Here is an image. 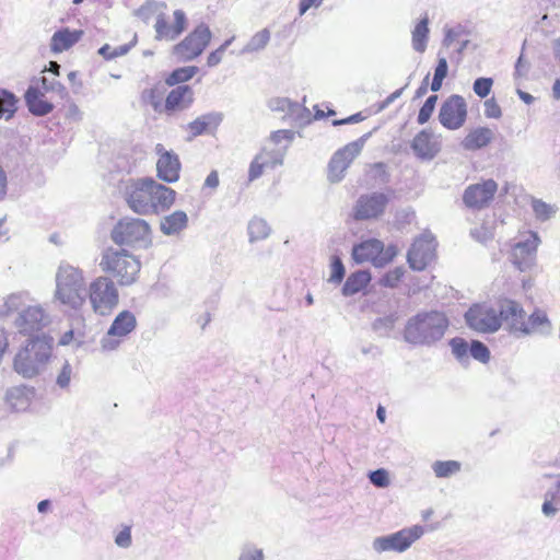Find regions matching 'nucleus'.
I'll return each mask as SVG.
<instances>
[{
    "label": "nucleus",
    "instance_id": "f257e3e1",
    "mask_svg": "<svg viewBox=\"0 0 560 560\" xmlns=\"http://www.w3.org/2000/svg\"><path fill=\"white\" fill-rule=\"evenodd\" d=\"M52 302L63 313L79 314L86 304V283L83 270L61 262L55 276Z\"/></svg>",
    "mask_w": 560,
    "mask_h": 560
},
{
    "label": "nucleus",
    "instance_id": "f03ea898",
    "mask_svg": "<svg viewBox=\"0 0 560 560\" xmlns=\"http://www.w3.org/2000/svg\"><path fill=\"white\" fill-rule=\"evenodd\" d=\"M450 325L440 311H423L411 316L404 328V340L415 347H431L440 341Z\"/></svg>",
    "mask_w": 560,
    "mask_h": 560
},
{
    "label": "nucleus",
    "instance_id": "7ed1b4c3",
    "mask_svg": "<svg viewBox=\"0 0 560 560\" xmlns=\"http://www.w3.org/2000/svg\"><path fill=\"white\" fill-rule=\"evenodd\" d=\"M54 339L45 334L28 338L25 346L15 354L14 371L24 378L40 374L48 363Z\"/></svg>",
    "mask_w": 560,
    "mask_h": 560
},
{
    "label": "nucleus",
    "instance_id": "20e7f679",
    "mask_svg": "<svg viewBox=\"0 0 560 560\" xmlns=\"http://www.w3.org/2000/svg\"><path fill=\"white\" fill-rule=\"evenodd\" d=\"M100 267L115 278L119 285L128 287L136 282L141 262L126 249L108 247L102 254Z\"/></svg>",
    "mask_w": 560,
    "mask_h": 560
},
{
    "label": "nucleus",
    "instance_id": "39448f33",
    "mask_svg": "<svg viewBox=\"0 0 560 560\" xmlns=\"http://www.w3.org/2000/svg\"><path fill=\"white\" fill-rule=\"evenodd\" d=\"M86 300L98 316H109L119 303V292L107 276H98L86 287Z\"/></svg>",
    "mask_w": 560,
    "mask_h": 560
},
{
    "label": "nucleus",
    "instance_id": "423d86ee",
    "mask_svg": "<svg viewBox=\"0 0 560 560\" xmlns=\"http://www.w3.org/2000/svg\"><path fill=\"white\" fill-rule=\"evenodd\" d=\"M113 242L120 246L147 248L151 245V229L147 221L136 218L120 219L110 232Z\"/></svg>",
    "mask_w": 560,
    "mask_h": 560
},
{
    "label": "nucleus",
    "instance_id": "0eeeda50",
    "mask_svg": "<svg viewBox=\"0 0 560 560\" xmlns=\"http://www.w3.org/2000/svg\"><path fill=\"white\" fill-rule=\"evenodd\" d=\"M424 533V527L421 525L404 527L398 532L375 537L372 541V549L378 555L383 552L402 553L419 540Z\"/></svg>",
    "mask_w": 560,
    "mask_h": 560
},
{
    "label": "nucleus",
    "instance_id": "6e6552de",
    "mask_svg": "<svg viewBox=\"0 0 560 560\" xmlns=\"http://www.w3.org/2000/svg\"><path fill=\"white\" fill-rule=\"evenodd\" d=\"M151 177L129 178L122 183L121 192L128 207L140 215L150 214L153 207L150 194H152L151 185L149 184Z\"/></svg>",
    "mask_w": 560,
    "mask_h": 560
},
{
    "label": "nucleus",
    "instance_id": "1a4fd4ad",
    "mask_svg": "<svg viewBox=\"0 0 560 560\" xmlns=\"http://www.w3.org/2000/svg\"><path fill=\"white\" fill-rule=\"evenodd\" d=\"M212 37L208 25L201 23L180 43L174 46L173 55L180 61H190L202 54Z\"/></svg>",
    "mask_w": 560,
    "mask_h": 560
},
{
    "label": "nucleus",
    "instance_id": "9d476101",
    "mask_svg": "<svg viewBox=\"0 0 560 560\" xmlns=\"http://www.w3.org/2000/svg\"><path fill=\"white\" fill-rule=\"evenodd\" d=\"M370 133L363 135L358 140L346 144L331 156L328 164V179L331 183H339L345 177V172L352 161L360 154Z\"/></svg>",
    "mask_w": 560,
    "mask_h": 560
},
{
    "label": "nucleus",
    "instance_id": "9b49d317",
    "mask_svg": "<svg viewBox=\"0 0 560 560\" xmlns=\"http://www.w3.org/2000/svg\"><path fill=\"white\" fill-rule=\"evenodd\" d=\"M136 327L137 318L132 312L125 310L118 313L107 332L101 339L102 350H116L124 339L136 329Z\"/></svg>",
    "mask_w": 560,
    "mask_h": 560
},
{
    "label": "nucleus",
    "instance_id": "f8f14e48",
    "mask_svg": "<svg viewBox=\"0 0 560 560\" xmlns=\"http://www.w3.org/2000/svg\"><path fill=\"white\" fill-rule=\"evenodd\" d=\"M49 315L39 304L28 305L14 318V327L21 335L33 338L49 324Z\"/></svg>",
    "mask_w": 560,
    "mask_h": 560
},
{
    "label": "nucleus",
    "instance_id": "ddd939ff",
    "mask_svg": "<svg viewBox=\"0 0 560 560\" xmlns=\"http://www.w3.org/2000/svg\"><path fill=\"white\" fill-rule=\"evenodd\" d=\"M436 242L430 233L415 240L407 254V261L413 270H424L435 259Z\"/></svg>",
    "mask_w": 560,
    "mask_h": 560
},
{
    "label": "nucleus",
    "instance_id": "4468645a",
    "mask_svg": "<svg viewBox=\"0 0 560 560\" xmlns=\"http://www.w3.org/2000/svg\"><path fill=\"white\" fill-rule=\"evenodd\" d=\"M467 326L482 334L494 332L500 328L498 312L487 305L475 304L465 313Z\"/></svg>",
    "mask_w": 560,
    "mask_h": 560
},
{
    "label": "nucleus",
    "instance_id": "2eb2a0df",
    "mask_svg": "<svg viewBox=\"0 0 560 560\" xmlns=\"http://www.w3.org/2000/svg\"><path fill=\"white\" fill-rule=\"evenodd\" d=\"M467 104L463 96L453 94L441 105L439 121L448 130L459 129L466 121Z\"/></svg>",
    "mask_w": 560,
    "mask_h": 560
},
{
    "label": "nucleus",
    "instance_id": "dca6fc26",
    "mask_svg": "<svg viewBox=\"0 0 560 560\" xmlns=\"http://www.w3.org/2000/svg\"><path fill=\"white\" fill-rule=\"evenodd\" d=\"M498 191L495 180L489 178L466 187L463 194L464 205L471 210H481L491 203Z\"/></svg>",
    "mask_w": 560,
    "mask_h": 560
},
{
    "label": "nucleus",
    "instance_id": "f3484780",
    "mask_svg": "<svg viewBox=\"0 0 560 560\" xmlns=\"http://www.w3.org/2000/svg\"><path fill=\"white\" fill-rule=\"evenodd\" d=\"M389 202V197L380 191L361 195L353 208V218L358 221L376 219L382 215Z\"/></svg>",
    "mask_w": 560,
    "mask_h": 560
},
{
    "label": "nucleus",
    "instance_id": "a211bd4d",
    "mask_svg": "<svg viewBox=\"0 0 560 560\" xmlns=\"http://www.w3.org/2000/svg\"><path fill=\"white\" fill-rule=\"evenodd\" d=\"M383 242L369 238L353 246L352 258L358 264L371 261L376 267H383L395 257V253L383 255Z\"/></svg>",
    "mask_w": 560,
    "mask_h": 560
},
{
    "label": "nucleus",
    "instance_id": "6ab92c4d",
    "mask_svg": "<svg viewBox=\"0 0 560 560\" xmlns=\"http://www.w3.org/2000/svg\"><path fill=\"white\" fill-rule=\"evenodd\" d=\"M540 238L536 232H529L525 240L517 242L511 253L513 265L521 271L529 269L536 259Z\"/></svg>",
    "mask_w": 560,
    "mask_h": 560
},
{
    "label": "nucleus",
    "instance_id": "aec40b11",
    "mask_svg": "<svg viewBox=\"0 0 560 560\" xmlns=\"http://www.w3.org/2000/svg\"><path fill=\"white\" fill-rule=\"evenodd\" d=\"M498 316H500V326L504 323L510 332L522 336L523 330H526V313L520 303L513 300L502 301Z\"/></svg>",
    "mask_w": 560,
    "mask_h": 560
},
{
    "label": "nucleus",
    "instance_id": "412c9836",
    "mask_svg": "<svg viewBox=\"0 0 560 560\" xmlns=\"http://www.w3.org/2000/svg\"><path fill=\"white\" fill-rule=\"evenodd\" d=\"M160 158L156 162L158 177L166 183H175L179 178L180 161L173 151L164 150L162 144L156 145Z\"/></svg>",
    "mask_w": 560,
    "mask_h": 560
},
{
    "label": "nucleus",
    "instance_id": "4be33fe9",
    "mask_svg": "<svg viewBox=\"0 0 560 560\" xmlns=\"http://www.w3.org/2000/svg\"><path fill=\"white\" fill-rule=\"evenodd\" d=\"M194 100L195 93L189 85H177L171 90L165 98L164 113L170 116L186 110L192 105Z\"/></svg>",
    "mask_w": 560,
    "mask_h": 560
},
{
    "label": "nucleus",
    "instance_id": "5701e85b",
    "mask_svg": "<svg viewBox=\"0 0 560 560\" xmlns=\"http://www.w3.org/2000/svg\"><path fill=\"white\" fill-rule=\"evenodd\" d=\"M149 184L151 185L153 207L150 210V214H159L168 210L175 201L176 191L153 178H150Z\"/></svg>",
    "mask_w": 560,
    "mask_h": 560
},
{
    "label": "nucleus",
    "instance_id": "b1692460",
    "mask_svg": "<svg viewBox=\"0 0 560 560\" xmlns=\"http://www.w3.org/2000/svg\"><path fill=\"white\" fill-rule=\"evenodd\" d=\"M223 120V114L220 112H210L197 117L190 121L186 129L189 131L190 137L195 138L206 132L215 130Z\"/></svg>",
    "mask_w": 560,
    "mask_h": 560
},
{
    "label": "nucleus",
    "instance_id": "393cba45",
    "mask_svg": "<svg viewBox=\"0 0 560 560\" xmlns=\"http://www.w3.org/2000/svg\"><path fill=\"white\" fill-rule=\"evenodd\" d=\"M432 132L427 129L416 135L411 142V149L416 156L421 160H431L436 155L439 148L438 144L432 141Z\"/></svg>",
    "mask_w": 560,
    "mask_h": 560
},
{
    "label": "nucleus",
    "instance_id": "a878e982",
    "mask_svg": "<svg viewBox=\"0 0 560 560\" xmlns=\"http://www.w3.org/2000/svg\"><path fill=\"white\" fill-rule=\"evenodd\" d=\"M28 110L35 116H45L52 112V103L45 100L44 93L36 86L30 85L24 95Z\"/></svg>",
    "mask_w": 560,
    "mask_h": 560
},
{
    "label": "nucleus",
    "instance_id": "bb28decb",
    "mask_svg": "<svg viewBox=\"0 0 560 560\" xmlns=\"http://www.w3.org/2000/svg\"><path fill=\"white\" fill-rule=\"evenodd\" d=\"M526 330H523L522 336H527L532 334H539L542 336H548L551 334L552 324L547 316V313L540 308H536L529 316L528 319H525Z\"/></svg>",
    "mask_w": 560,
    "mask_h": 560
},
{
    "label": "nucleus",
    "instance_id": "cd10ccee",
    "mask_svg": "<svg viewBox=\"0 0 560 560\" xmlns=\"http://www.w3.org/2000/svg\"><path fill=\"white\" fill-rule=\"evenodd\" d=\"M188 226V215L183 210H176L161 219L160 230L166 236L178 235Z\"/></svg>",
    "mask_w": 560,
    "mask_h": 560
},
{
    "label": "nucleus",
    "instance_id": "c85d7f7f",
    "mask_svg": "<svg viewBox=\"0 0 560 560\" xmlns=\"http://www.w3.org/2000/svg\"><path fill=\"white\" fill-rule=\"evenodd\" d=\"M34 395V388L31 386H13L7 392V401L15 411H22L30 406Z\"/></svg>",
    "mask_w": 560,
    "mask_h": 560
},
{
    "label": "nucleus",
    "instance_id": "c756f323",
    "mask_svg": "<svg viewBox=\"0 0 560 560\" xmlns=\"http://www.w3.org/2000/svg\"><path fill=\"white\" fill-rule=\"evenodd\" d=\"M82 31H70L65 27L54 33L50 40V49L52 52H62L75 45L82 36Z\"/></svg>",
    "mask_w": 560,
    "mask_h": 560
},
{
    "label": "nucleus",
    "instance_id": "7c9ffc66",
    "mask_svg": "<svg viewBox=\"0 0 560 560\" xmlns=\"http://www.w3.org/2000/svg\"><path fill=\"white\" fill-rule=\"evenodd\" d=\"M493 139V132L488 127H478L468 132L462 141L465 150L476 151L487 147Z\"/></svg>",
    "mask_w": 560,
    "mask_h": 560
},
{
    "label": "nucleus",
    "instance_id": "2f4dec72",
    "mask_svg": "<svg viewBox=\"0 0 560 560\" xmlns=\"http://www.w3.org/2000/svg\"><path fill=\"white\" fill-rule=\"evenodd\" d=\"M370 281V271L357 270L348 276L342 285L341 293L343 296H352L365 289Z\"/></svg>",
    "mask_w": 560,
    "mask_h": 560
},
{
    "label": "nucleus",
    "instance_id": "473e14b6",
    "mask_svg": "<svg viewBox=\"0 0 560 560\" xmlns=\"http://www.w3.org/2000/svg\"><path fill=\"white\" fill-rule=\"evenodd\" d=\"M165 83L158 82L153 86L144 89L141 93V101L150 104L155 112H164L163 97L165 94Z\"/></svg>",
    "mask_w": 560,
    "mask_h": 560
},
{
    "label": "nucleus",
    "instance_id": "72a5a7b5",
    "mask_svg": "<svg viewBox=\"0 0 560 560\" xmlns=\"http://www.w3.org/2000/svg\"><path fill=\"white\" fill-rule=\"evenodd\" d=\"M429 32V18L424 14L412 30V48L416 51L423 52L427 49Z\"/></svg>",
    "mask_w": 560,
    "mask_h": 560
},
{
    "label": "nucleus",
    "instance_id": "f704fd0d",
    "mask_svg": "<svg viewBox=\"0 0 560 560\" xmlns=\"http://www.w3.org/2000/svg\"><path fill=\"white\" fill-rule=\"evenodd\" d=\"M560 510V486L557 483L544 494L541 512L546 517H553Z\"/></svg>",
    "mask_w": 560,
    "mask_h": 560
},
{
    "label": "nucleus",
    "instance_id": "c9c22d12",
    "mask_svg": "<svg viewBox=\"0 0 560 560\" xmlns=\"http://www.w3.org/2000/svg\"><path fill=\"white\" fill-rule=\"evenodd\" d=\"M198 70L199 69L196 66L176 68L167 75L165 84L168 86L183 85L182 83L189 81Z\"/></svg>",
    "mask_w": 560,
    "mask_h": 560
},
{
    "label": "nucleus",
    "instance_id": "e433bc0d",
    "mask_svg": "<svg viewBox=\"0 0 560 560\" xmlns=\"http://www.w3.org/2000/svg\"><path fill=\"white\" fill-rule=\"evenodd\" d=\"M16 96L4 89H0V118L9 120L16 112Z\"/></svg>",
    "mask_w": 560,
    "mask_h": 560
},
{
    "label": "nucleus",
    "instance_id": "4c0bfd02",
    "mask_svg": "<svg viewBox=\"0 0 560 560\" xmlns=\"http://www.w3.org/2000/svg\"><path fill=\"white\" fill-rule=\"evenodd\" d=\"M270 31L268 28H264L256 34H254L248 43L243 47L241 54H252L259 50H262L270 40Z\"/></svg>",
    "mask_w": 560,
    "mask_h": 560
},
{
    "label": "nucleus",
    "instance_id": "58836bf2",
    "mask_svg": "<svg viewBox=\"0 0 560 560\" xmlns=\"http://www.w3.org/2000/svg\"><path fill=\"white\" fill-rule=\"evenodd\" d=\"M247 230L250 243L261 241L268 237L270 234V228L268 223L260 218L252 219L248 223Z\"/></svg>",
    "mask_w": 560,
    "mask_h": 560
},
{
    "label": "nucleus",
    "instance_id": "ea45409f",
    "mask_svg": "<svg viewBox=\"0 0 560 560\" xmlns=\"http://www.w3.org/2000/svg\"><path fill=\"white\" fill-rule=\"evenodd\" d=\"M462 464L457 460H436L432 470L438 478H450L460 471Z\"/></svg>",
    "mask_w": 560,
    "mask_h": 560
},
{
    "label": "nucleus",
    "instance_id": "a19ab883",
    "mask_svg": "<svg viewBox=\"0 0 560 560\" xmlns=\"http://www.w3.org/2000/svg\"><path fill=\"white\" fill-rule=\"evenodd\" d=\"M155 38L158 40H175L177 38V35L174 30V25H170L167 21L165 20L164 14H160L156 19L155 25Z\"/></svg>",
    "mask_w": 560,
    "mask_h": 560
},
{
    "label": "nucleus",
    "instance_id": "79ce46f5",
    "mask_svg": "<svg viewBox=\"0 0 560 560\" xmlns=\"http://www.w3.org/2000/svg\"><path fill=\"white\" fill-rule=\"evenodd\" d=\"M469 346L470 345L460 337H455L450 340L452 353L462 364H466L468 362Z\"/></svg>",
    "mask_w": 560,
    "mask_h": 560
},
{
    "label": "nucleus",
    "instance_id": "37998d69",
    "mask_svg": "<svg viewBox=\"0 0 560 560\" xmlns=\"http://www.w3.org/2000/svg\"><path fill=\"white\" fill-rule=\"evenodd\" d=\"M28 300V295L26 293H13L9 295L4 302V307L7 313H16V315L26 308L28 305L26 301Z\"/></svg>",
    "mask_w": 560,
    "mask_h": 560
},
{
    "label": "nucleus",
    "instance_id": "c03bdc74",
    "mask_svg": "<svg viewBox=\"0 0 560 560\" xmlns=\"http://www.w3.org/2000/svg\"><path fill=\"white\" fill-rule=\"evenodd\" d=\"M266 154H267V150L264 149L252 161V163L249 165V170H248V179L250 182L260 177L262 174L264 167L269 165V160L265 156Z\"/></svg>",
    "mask_w": 560,
    "mask_h": 560
},
{
    "label": "nucleus",
    "instance_id": "a18cd8bd",
    "mask_svg": "<svg viewBox=\"0 0 560 560\" xmlns=\"http://www.w3.org/2000/svg\"><path fill=\"white\" fill-rule=\"evenodd\" d=\"M330 276L328 282L332 284H340L346 276V268L338 255H332L330 258Z\"/></svg>",
    "mask_w": 560,
    "mask_h": 560
},
{
    "label": "nucleus",
    "instance_id": "49530a36",
    "mask_svg": "<svg viewBox=\"0 0 560 560\" xmlns=\"http://www.w3.org/2000/svg\"><path fill=\"white\" fill-rule=\"evenodd\" d=\"M532 208L535 213V217L542 222L551 219L557 211V208L555 206L546 203L540 199H533Z\"/></svg>",
    "mask_w": 560,
    "mask_h": 560
},
{
    "label": "nucleus",
    "instance_id": "de8ad7c7",
    "mask_svg": "<svg viewBox=\"0 0 560 560\" xmlns=\"http://www.w3.org/2000/svg\"><path fill=\"white\" fill-rule=\"evenodd\" d=\"M448 71L447 60L445 57H440L434 70V75L431 82V90L438 92L442 88L443 80L446 78Z\"/></svg>",
    "mask_w": 560,
    "mask_h": 560
},
{
    "label": "nucleus",
    "instance_id": "09e8293b",
    "mask_svg": "<svg viewBox=\"0 0 560 560\" xmlns=\"http://www.w3.org/2000/svg\"><path fill=\"white\" fill-rule=\"evenodd\" d=\"M467 35L468 32L466 31L465 26L457 24L454 27L445 28L442 44L444 47L450 48L455 42H459L463 36Z\"/></svg>",
    "mask_w": 560,
    "mask_h": 560
},
{
    "label": "nucleus",
    "instance_id": "8fccbe9b",
    "mask_svg": "<svg viewBox=\"0 0 560 560\" xmlns=\"http://www.w3.org/2000/svg\"><path fill=\"white\" fill-rule=\"evenodd\" d=\"M438 98H439L438 95L434 94V95H430L425 100L424 104L421 106V108L419 109V113H418L417 121L419 125H424L425 122L429 121V119L431 118V116L434 112Z\"/></svg>",
    "mask_w": 560,
    "mask_h": 560
},
{
    "label": "nucleus",
    "instance_id": "3c124183",
    "mask_svg": "<svg viewBox=\"0 0 560 560\" xmlns=\"http://www.w3.org/2000/svg\"><path fill=\"white\" fill-rule=\"evenodd\" d=\"M469 354L477 361L481 363H488L490 360V350L488 347L479 341L472 340L469 346Z\"/></svg>",
    "mask_w": 560,
    "mask_h": 560
},
{
    "label": "nucleus",
    "instance_id": "603ef678",
    "mask_svg": "<svg viewBox=\"0 0 560 560\" xmlns=\"http://www.w3.org/2000/svg\"><path fill=\"white\" fill-rule=\"evenodd\" d=\"M405 270L402 267H396L387 271L381 279L380 284L385 288H396L404 277Z\"/></svg>",
    "mask_w": 560,
    "mask_h": 560
},
{
    "label": "nucleus",
    "instance_id": "864d4df0",
    "mask_svg": "<svg viewBox=\"0 0 560 560\" xmlns=\"http://www.w3.org/2000/svg\"><path fill=\"white\" fill-rule=\"evenodd\" d=\"M237 560H265V555L261 548L253 544H245L241 549Z\"/></svg>",
    "mask_w": 560,
    "mask_h": 560
},
{
    "label": "nucleus",
    "instance_id": "5fc2aeb1",
    "mask_svg": "<svg viewBox=\"0 0 560 560\" xmlns=\"http://www.w3.org/2000/svg\"><path fill=\"white\" fill-rule=\"evenodd\" d=\"M370 176L377 184H387L389 182V174L387 172V166L383 162L374 163L370 170Z\"/></svg>",
    "mask_w": 560,
    "mask_h": 560
},
{
    "label": "nucleus",
    "instance_id": "6e6d98bb",
    "mask_svg": "<svg viewBox=\"0 0 560 560\" xmlns=\"http://www.w3.org/2000/svg\"><path fill=\"white\" fill-rule=\"evenodd\" d=\"M492 84L493 80L491 78L481 77L475 80L472 90L480 98H485L490 94Z\"/></svg>",
    "mask_w": 560,
    "mask_h": 560
},
{
    "label": "nucleus",
    "instance_id": "4d7b16f0",
    "mask_svg": "<svg viewBox=\"0 0 560 560\" xmlns=\"http://www.w3.org/2000/svg\"><path fill=\"white\" fill-rule=\"evenodd\" d=\"M72 377V366L65 361L56 377V385L61 389H68Z\"/></svg>",
    "mask_w": 560,
    "mask_h": 560
},
{
    "label": "nucleus",
    "instance_id": "13d9d810",
    "mask_svg": "<svg viewBox=\"0 0 560 560\" xmlns=\"http://www.w3.org/2000/svg\"><path fill=\"white\" fill-rule=\"evenodd\" d=\"M40 83H42V89L45 92H55L60 97H65L68 94L67 89L65 88V85L61 82L57 81L56 79L49 80L46 77H42Z\"/></svg>",
    "mask_w": 560,
    "mask_h": 560
},
{
    "label": "nucleus",
    "instance_id": "bf43d9fd",
    "mask_svg": "<svg viewBox=\"0 0 560 560\" xmlns=\"http://www.w3.org/2000/svg\"><path fill=\"white\" fill-rule=\"evenodd\" d=\"M370 482L377 488H386L389 485L388 472L383 469H376L369 474Z\"/></svg>",
    "mask_w": 560,
    "mask_h": 560
},
{
    "label": "nucleus",
    "instance_id": "052dcab7",
    "mask_svg": "<svg viewBox=\"0 0 560 560\" xmlns=\"http://www.w3.org/2000/svg\"><path fill=\"white\" fill-rule=\"evenodd\" d=\"M396 319L397 317L393 314L385 317L376 318L373 323V329L375 331L384 330L385 332H388L394 328Z\"/></svg>",
    "mask_w": 560,
    "mask_h": 560
},
{
    "label": "nucleus",
    "instance_id": "680f3d73",
    "mask_svg": "<svg viewBox=\"0 0 560 560\" xmlns=\"http://www.w3.org/2000/svg\"><path fill=\"white\" fill-rule=\"evenodd\" d=\"M294 131L288 129H281L273 131L270 135V140L275 144H280L282 141H287V145H289L294 139Z\"/></svg>",
    "mask_w": 560,
    "mask_h": 560
},
{
    "label": "nucleus",
    "instance_id": "e2e57ef3",
    "mask_svg": "<svg viewBox=\"0 0 560 560\" xmlns=\"http://www.w3.org/2000/svg\"><path fill=\"white\" fill-rule=\"evenodd\" d=\"M485 115L488 118H500L502 116L501 107L493 97L486 100Z\"/></svg>",
    "mask_w": 560,
    "mask_h": 560
},
{
    "label": "nucleus",
    "instance_id": "0e129e2a",
    "mask_svg": "<svg viewBox=\"0 0 560 560\" xmlns=\"http://www.w3.org/2000/svg\"><path fill=\"white\" fill-rule=\"evenodd\" d=\"M131 529L130 527H124L115 537V544L120 548H128L131 546Z\"/></svg>",
    "mask_w": 560,
    "mask_h": 560
},
{
    "label": "nucleus",
    "instance_id": "69168bd1",
    "mask_svg": "<svg viewBox=\"0 0 560 560\" xmlns=\"http://www.w3.org/2000/svg\"><path fill=\"white\" fill-rule=\"evenodd\" d=\"M291 100L287 97H273L268 101V107L272 112H283L287 114L288 108L290 107Z\"/></svg>",
    "mask_w": 560,
    "mask_h": 560
},
{
    "label": "nucleus",
    "instance_id": "338daca9",
    "mask_svg": "<svg viewBox=\"0 0 560 560\" xmlns=\"http://www.w3.org/2000/svg\"><path fill=\"white\" fill-rule=\"evenodd\" d=\"M287 148H288V145H285L282 150L267 151V154L265 156L269 160L268 166L273 168L277 165H281L283 163V155H284Z\"/></svg>",
    "mask_w": 560,
    "mask_h": 560
},
{
    "label": "nucleus",
    "instance_id": "774afa93",
    "mask_svg": "<svg viewBox=\"0 0 560 560\" xmlns=\"http://www.w3.org/2000/svg\"><path fill=\"white\" fill-rule=\"evenodd\" d=\"M174 19H175L174 30L178 37L186 28L187 18H186L185 12L183 10L178 9V10L174 11Z\"/></svg>",
    "mask_w": 560,
    "mask_h": 560
}]
</instances>
